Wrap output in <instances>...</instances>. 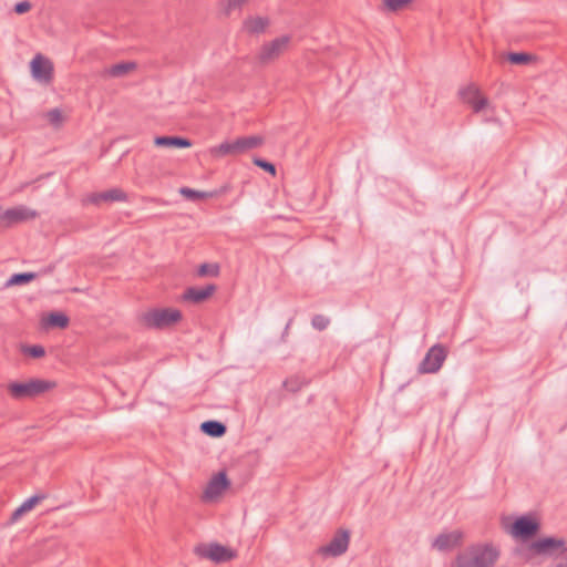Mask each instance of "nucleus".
<instances>
[{
  "label": "nucleus",
  "instance_id": "obj_1",
  "mask_svg": "<svg viewBox=\"0 0 567 567\" xmlns=\"http://www.w3.org/2000/svg\"><path fill=\"white\" fill-rule=\"evenodd\" d=\"M501 558V548L494 543H475L460 551L451 567H495Z\"/></svg>",
  "mask_w": 567,
  "mask_h": 567
},
{
  "label": "nucleus",
  "instance_id": "obj_2",
  "mask_svg": "<svg viewBox=\"0 0 567 567\" xmlns=\"http://www.w3.org/2000/svg\"><path fill=\"white\" fill-rule=\"evenodd\" d=\"M264 137L259 135L241 136L235 141H226L210 148L212 156L219 158L228 155L236 156L255 150L264 144Z\"/></svg>",
  "mask_w": 567,
  "mask_h": 567
},
{
  "label": "nucleus",
  "instance_id": "obj_3",
  "mask_svg": "<svg viewBox=\"0 0 567 567\" xmlns=\"http://www.w3.org/2000/svg\"><path fill=\"white\" fill-rule=\"evenodd\" d=\"M567 548L564 538L543 537L530 542L522 553L526 561H530L537 556L557 558V554Z\"/></svg>",
  "mask_w": 567,
  "mask_h": 567
},
{
  "label": "nucleus",
  "instance_id": "obj_4",
  "mask_svg": "<svg viewBox=\"0 0 567 567\" xmlns=\"http://www.w3.org/2000/svg\"><path fill=\"white\" fill-rule=\"evenodd\" d=\"M54 386L53 382L42 379H30L25 382H11L7 389L14 400L37 398Z\"/></svg>",
  "mask_w": 567,
  "mask_h": 567
},
{
  "label": "nucleus",
  "instance_id": "obj_5",
  "mask_svg": "<svg viewBox=\"0 0 567 567\" xmlns=\"http://www.w3.org/2000/svg\"><path fill=\"white\" fill-rule=\"evenodd\" d=\"M291 37L281 35L271 41L265 42L256 54V62L260 66H267L277 61L289 50Z\"/></svg>",
  "mask_w": 567,
  "mask_h": 567
},
{
  "label": "nucleus",
  "instance_id": "obj_6",
  "mask_svg": "<svg viewBox=\"0 0 567 567\" xmlns=\"http://www.w3.org/2000/svg\"><path fill=\"white\" fill-rule=\"evenodd\" d=\"M182 319V312L177 309H152L141 316L142 323L150 329H164L173 326Z\"/></svg>",
  "mask_w": 567,
  "mask_h": 567
},
{
  "label": "nucleus",
  "instance_id": "obj_7",
  "mask_svg": "<svg viewBox=\"0 0 567 567\" xmlns=\"http://www.w3.org/2000/svg\"><path fill=\"white\" fill-rule=\"evenodd\" d=\"M195 554L216 564L229 561L236 556L230 548L218 543L200 544L195 547Z\"/></svg>",
  "mask_w": 567,
  "mask_h": 567
},
{
  "label": "nucleus",
  "instance_id": "obj_8",
  "mask_svg": "<svg viewBox=\"0 0 567 567\" xmlns=\"http://www.w3.org/2000/svg\"><path fill=\"white\" fill-rule=\"evenodd\" d=\"M447 352L445 348L437 343L429 349L425 357L419 364L417 371L420 373H435L443 365L446 359Z\"/></svg>",
  "mask_w": 567,
  "mask_h": 567
},
{
  "label": "nucleus",
  "instance_id": "obj_9",
  "mask_svg": "<svg viewBox=\"0 0 567 567\" xmlns=\"http://www.w3.org/2000/svg\"><path fill=\"white\" fill-rule=\"evenodd\" d=\"M539 528L540 525L536 519L529 516H520L513 523L511 534L516 538L526 540L534 537Z\"/></svg>",
  "mask_w": 567,
  "mask_h": 567
},
{
  "label": "nucleus",
  "instance_id": "obj_10",
  "mask_svg": "<svg viewBox=\"0 0 567 567\" xmlns=\"http://www.w3.org/2000/svg\"><path fill=\"white\" fill-rule=\"evenodd\" d=\"M350 534L348 530H338L332 539L326 546L320 547L319 551L323 555L338 557L348 550Z\"/></svg>",
  "mask_w": 567,
  "mask_h": 567
},
{
  "label": "nucleus",
  "instance_id": "obj_11",
  "mask_svg": "<svg viewBox=\"0 0 567 567\" xmlns=\"http://www.w3.org/2000/svg\"><path fill=\"white\" fill-rule=\"evenodd\" d=\"M463 539L464 534L458 529L441 533L432 542V547L439 551H450L456 547H460L463 543Z\"/></svg>",
  "mask_w": 567,
  "mask_h": 567
},
{
  "label": "nucleus",
  "instance_id": "obj_12",
  "mask_svg": "<svg viewBox=\"0 0 567 567\" xmlns=\"http://www.w3.org/2000/svg\"><path fill=\"white\" fill-rule=\"evenodd\" d=\"M127 195L120 188H112L101 193H92L85 198V203L100 205L106 202H125Z\"/></svg>",
  "mask_w": 567,
  "mask_h": 567
},
{
  "label": "nucleus",
  "instance_id": "obj_13",
  "mask_svg": "<svg viewBox=\"0 0 567 567\" xmlns=\"http://www.w3.org/2000/svg\"><path fill=\"white\" fill-rule=\"evenodd\" d=\"M31 72L38 80L50 81L52 78L53 65L48 59L41 54H37L31 61Z\"/></svg>",
  "mask_w": 567,
  "mask_h": 567
},
{
  "label": "nucleus",
  "instance_id": "obj_14",
  "mask_svg": "<svg viewBox=\"0 0 567 567\" xmlns=\"http://www.w3.org/2000/svg\"><path fill=\"white\" fill-rule=\"evenodd\" d=\"M37 212L24 206H19L14 208H10L3 212V221H7V225H12L16 223L25 221L29 219H34L37 217Z\"/></svg>",
  "mask_w": 567,
  "mask_h": 567
},
{
  "label": "nucleus",
  "instance_id": "obj_15",
  "mask_svg": "<svg viewBox=\"0 0 567 567\" xmlns=\"http://www.w3.org/2000/svg\"><path fill=\"white\" fill-rule=\"evenodd\" d=\"M229 485V481L227 475L224 472L215 475L208 483L207 487L204 492V497L206 499H213L221 494L224 489H226Z\"/></svg>",
  "mask_w": 567,
  "mask_h": 567
},
{
  "label": "nucleus",
  "instance_id": "obj_16",
  "mask_svg": "<svg viewBox=\"0 0 567 567\" xmlns=\"http://www.w3.org/2000/svg\"><path fill=\"white\" fill-rule=\"evenodd\" d=\"M216 291V286L210 284L203 288L189 287L183 293L185 301L200 303L208 299Z\"/></svg>",
  "mask_w": 567,
  "mask_h": 567
},
{
  "label": "nucleus",
  "instance_id": "obj_17",
  "mask_svg": "<svg viewBox=\"0 0 567 567\" xmlns=\"http://www.w3.org/2000/svg\"><path fill=\"white\" fill-rule=\"evenodd\" d=\"M269 24L270 21L266 17H248L244 20L243 28L249 34H261Z\"/></svg>",
  "mask_w": 567,
  "mask_h": 567
},
{
  "label": "nucleus",
  "instance_id": "obj_18",
  "mask_svg": "<svg viewBox=\"0 0 567 567\" xmlns=\"http://www.w3.org/2000/svg\"><path fill=\"white\" fill-rule=\"evenodd\" d=\"M154 144L159 147L177 148H187L192 146V142L188 138L181 136H157L154 140Z\"/></svg>",
  "mask_w": 567,
  "mask_h": 567
},
{
  "label": "nucleus",
  "instance_id": "obj_19",
  "mask_svg": "<svg viewBox=\"0 0 567 567\" xmlns=\"http://www.w3.org/2000/svg\"><path fill=\"white\" fill-rule=\"evenodd\" d=\"M200 430L212 437H220L226 433L227 427L219 421L209 420L202 423Z\"/></svg>",
  "mask_w": 567,
  "mask_h": 567
},
{
  "label": "nucleus",
  "instance_id": "obj_20",
  "mask_svg": "<svg viewBox=\"0 0 567 567\" xmlns=\"http://www.w3.org/2000/svg\"><path fill=\"white\" fill-rule=\"evenodd\" d=\"M135 68L136 64L134 62H121L110 66L104 73L112 78H121L133 71Z\"/></svg>",
  "mask_w": 567,
  "mask_h": 567
},
{
  "label": "nucleus",
  "instance_id": "obj_21",
  "mask_svg": "<svg viewBox=\"0 0 567 567\" xmlns=\"http://www.w3.org/2000/svg\"><path fill=\"white\" fill-rule=\"evenodd\" d=\"M69 317L62 312H51L44 320V324L48 327H55L64 329L69 326Z\"/></svg>",
  "mask_w": 567,
  "mask_h": 567
},
{
  "label": "nucleus",
  "instance_id": "obj_22",
  "mask_svg": "<svg viewBox=\"0 0 567 567\" xmlns=\"http://www.w3.org/2000/svg\"><path fill=\"white\" fill-rule=\"evenodd\" d=\"M38 277H39V274H34V272L13 274L7 281V286L10 287V286L24 285V284L32 281L33 279H35Z\"/></svg>",
  "mask_w": 567,
  "mask_h": 567
},
{
  "label": "nucleus",
  "instance_id": "obj_23",
  "mask_svg": "<svg viewBox=\"0 0 567 567\" xmlns=\"http://www.w3.org/2000/svg\"><path fill=\"white\" fill-rule=\"evenodd\" d=\"M220 267L218 264H202L197 269L199 277H217L219 275Z\"/></svg>",
  "mask_w": 567,
  "mask_h": 567
},
{
  "label": "nucleus",
  "instance_id": "obj_24",
  "mask_svg": "<svg viewBox=\"0 0 567 567\" xmlns=\"http://www.w3.org/2000/svg\"><path fill=\"white\" fill-rule=\"evenodd\" d=\"M460 95L468 104L480 96V91L474 84H470L460 91Z\"/></svg>",
  "mask_w": 567,
  "mask_h": 567
},
{
  "label": "nucleus",
  "instance_id": "obj_25",
  "mask_svg": "<svg viewBox=\"0 0 567 567\" xmlns=\"http://www.w3.org/2000/svg\"><path fill=\"white\" fill-rule=\"evenodd\" d=\"M307 384V381L300 377H291L284 382V386L290 392H297Z\"/></svg>",
  "mask_w": 567,
  "mask_h": 567
},
{
  "label": "nucleus",
  "instance_id": "obj_26",
  "mask_svg": "<svg viewBox=\"0 0 567 567\" xmlns=\"http://www.w3.org/2000/svg\"><path fill=\"white\" fill-rule=\"evenodd\" d=\"M507 59L513 64H527L534 58L533 55L525 52H511L508 53Z\"/></svg>",
  "mask_w": 567,
  "mask_h": 567
},
{
  "label": "nucleus",
  "instance_id": "obj_27",
  "mask_svg": "<svg viewBox=\"0 0 567 567\" xmlns=\"http://www.w3.org/2000/svg\"><path fill=\"white\" fill-rule=\"evenodd\" d=\"M329 324L330 319L323 315H315L311 319V326L318 331L327 329Z\"/></svg>",
  "mask_w": 567,
  "mask_h": 567
},
{
  "label": "nucleus",
  "instance_id": "obj_28",
  "mask_svg": "<svg viewBox=\"0 0 567 567\" xmlns=\"http://www.w3.org/2000/svg\"><path fill=\"white\" fill-rule=\"evenodd\" d=\"M22 352L24 354H29L32 358H42L45 354V350L42 346L34 344V346H24L22 348Z\"/></svg>",
  "mask_w": 567,
  "mask_h": 567
},
{
  "label": "nucleus",
  "instance_id": "obj_29",
  "mask_svg": "<svg viewBox=\"0 0 567 567\" xmlns=\"http://www.w3.org/2000/svg\"><path fill=\"white\" fill-rule=\"evenodd\" d=\"M179 193L184 197H186L187 199H190V200H197V199H203V198L207 197L206 193L198 192V190H195V189H192V188H188V187H182L179 189Z\"/></svg>",
  "mask_w": 567,
  "mask_h": 567
},
{
  "label": "nucleus",
  "instance_id": "obj_30",
  "mask_svg": "<svg viewBox=\"0 0 567 567\" xmlns=\"http://www.w3.org/2000/svg\"><path fill=\"white\" fill-rule=\"evenodd\" d=\"M412 0H384L383 3L388 10H390L392 12H396V11L403 9Z\"/></svg>",
  "mask_w": 567,
  "mask_h": 567
},
{
  "label": "nucleus",
  "instance_id": "obj_31",
  "mask_svg": "<svg viewBox=\"0 0 567 567\" xmlns=\"http://www.w3.org/2000/svg\"><path fill=\"white\" fill-rule=\"evenodd\" d=\"M247 0H227L225 6V13L230 16L234 11H240Z\"/></svg>",
  "mask_w": 567,
  "mask_h": 567
},
{
  "label": "nucleus",
  "instance_id": "obj_32",
  "mask_svg": "<svg viewBox=\"0 0 567 567\" xmlns=\"http://www.w3.org/2000/svg\"><path fill=\"white\" fill-rule=\"evenodd\" d=\"M252 162L256 166L262 168L264 171L268 172L269 174H271V175L276 174V167L272 163L265 161L262 158H259V157H255Z\"/></svg>",
  "mask_w": 567,
  "mask_h": 567
},
{
  "label": "nucleus",
  "instance_id": "obj_33",
  "mask_svg": "<svg viewBox=\"0 0 567 567\" xmlns=\"http://www.w3.org/2000/svg\"><path fill=\"white\" fill-rule=\"evenodd\" d=\"M47 116L52 125H59L62 122V113L59 109L50 110Z\"/></svg>",
  "mask_w": 567,
  "mask_h": 567
},
{
  "label": "nucleus",
  "instance_id": "obj_34",
  "mask_svg": "<svg viewBox=\"0 0 567 567\" xmlns=\"http://www.w3.org/2000/svg\"><path fill=\"white\" fill-rule=\"evenodd\" d=\"M468 104L472 106L475 113H478L487 106L488 101L486 97L478 96L476 100H474V102H471Z\"/></svg>",
  "mask_w": 567,
  "mask_h": 567
},
{
  "label": "nucleus",
  "instance_id": "obj_35",
  "mask_svg": "<svg viewBox=\"0 0 567 567\" xmlns=\"http://www.w3.org/2000/svg\"><path fill=\"white\" fill-rule=\"evenodd\" d=\"M43 498L44 495H33L30 498L25 499L21 505L29 512Z\"/></svg>",
  "mask_w": 567,
  "mask_h": 567
},
{
  "label": "nucleus",
  "instance_id": "obj_36",
  "mask_svg": "<svg viewBox=\"0 0 567 567\" xmlns=\"http://www.w3.org/2000/svg\"><path fill=\"white\" fill-rule=\"evenodd\" d=\"M556 559H558V561L555 563L553 567H567V548L559 551Z\"/></svg>",
  "mask_w": 567,
  "mask_h": 567
},
{
  "label": "nucleus",
  "instance_id": "obj_37",
  "mask_svg": "<svg viewBox=\"0 0 567 567\" xmlns=\"http://www.w3.org/2000/svg\"><path fill=\"white\" fill-rule=\"evenodd\" d=\"M30 9H31V3L29 1H21L14 6V12L18 14H23V13L28 12Z\"/></svg>",
  "mask_w": 567,
  "mask_h": 567
},
{
  "label": "nucleus",
  "instance_id": "obj_38",
  "mask_svg": "<svg viewBox=\"0 0 567 567\" xmlns=\"http://www.w3.org/2000/svg\"><path fill=\"white\" fill-rule=\"evenodd\" d=\"M28 511L23 508L22 505H20L12 514H11V522H17L23 514H25Z\"/></svg>",
  "mask_w": 567,
  "mask_h": 567
},
{
  "label": "nucleus",
  "instance_id": "obj_39",
  "mask_svg": "<svg viewBox=\"0 0 567 567\" xmlns=\"http://www.w3.org/2000/svg\"><path fill=\"white\" fill-rule=\"evenodd\" d=\"M28 511L23 508L22 505H20L12 514H11V522H17L23 514H25Z\"/></svg>",
  "mask_w": 567,
  "mask_h": 567
},
{
  "label": "nucleus",
  "instance_id": "obj_40",
  "mask_svg": "<svg viewBox=\"0 0 567 567\" xmlns=\"http://www.w3.org/2000/svg\"><path fill=\"white\" fill-rule=\"evenodd\" d=\"M55 269V266L53 264L47 266L45 268L39 270L37 274H39V277L40 276H45V275H50L54 271Z\"/></svg>",
  "mask_w": 567,
  "mask_h": 567
},
{
  "label": "nucleus",
  "instance_id": "obj_41",
  "mask_svg": "<svg viewBox=\"0 0 567 567\" xmlns=\"http://www.w3.org/2000/svg\"><path fill=\"white\" fill-rule=\"evenodd\" d=\"M3 212H4V210H2V209L0 208V220H3V216H2Z\"/></svg>",
  "mask_w": 567,
  "mask_h": 567
},
{
  "label": "nucleus",
  "instance_id": "obj_42",
  "mask_svg": "<svg viewBox=\"0 0 567 567\" xmlns=\"http://www.w3.org/2000/svg\"><path fill=\"white\" fill-rule=\"evenodd\" d=\"M28 185H29V183L22 184L21 189H23Z\"/></svg>",
  "mask_w": 567,
  "mask_h": 567
}]
</instances>
